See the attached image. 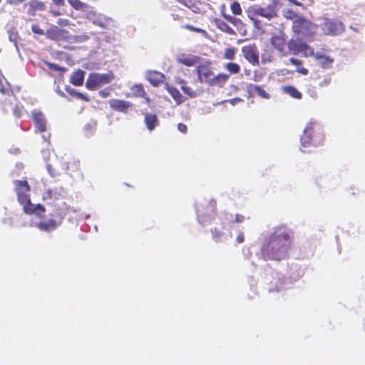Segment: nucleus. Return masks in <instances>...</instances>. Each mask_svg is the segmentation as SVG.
<instances>
[{"label":"nucleus","mask_w":365,"mask_h":365,"mask_svg":"<svg viewBox=\"0 0 365 365\" xmlns=\"http://www.w3.org/2000/svg\"><path fill=\"white\" fill-rule=\"evenodd\" d=\"M292 232L284 225L274 228L269 240L261 249L264 258L280 260L284 258L291 247Z\"/></svg>","instance_id":"nucleus-1"},{"label":"nucleus","mask_w":365,"mask_h":365,"mask_svg":"<svg viewBox=\"0 0 365 365\" xmlns=\"http://www.w3.org/2000/svg\"><path fill=\"white\" fill-rule=\"evenodd\" d=\"M282 6V0H272L271 3L265 6L255 4L248 8L247 16L256 28H259L262 19L271 21L277 17L278 10Z\"/></svg>","instance_id":"nucleus-2"},{"label":"nucleus","mask_w":365,"mask_h":365,"mask_svg":"<svg viewBox=\"0 0 365 365\" xmlns=\"http://www.w3.org/2000/svg\"><path fill=\"white\" fill-rule=\"evenodd\" d=\"M15 189L19 202L24 206V210L27 214H34L41 217L45 212V208L40 204L31 203L29 197V185L26 180H16Z\"/></svg>","instance_id":"nucleus-3"},{"label":"nucleus","mask_w":365,"mask_h":365,"mask_svg":"<svg viewBox=\"0 0 365 365\" xmlns=\"http://www.w3.org/2000/svg\"><path fill=\"white\" fill-rule=\"evenodd\" d=\"M323 138L319 132L318 123L316 121H309L304 129L301 137V145L304 148L311 145L317 146L322 141Z\"/></svg>","instance_id":"nucleus-4"},{"label":"nucleus","mask_w":365,"mask_h":365,"mask_svg":"<svg viewBox=\"0 0 365 365\" xmlns=\"http://www.w3.org/2000/svg\"><path fill=\"white\" fill-rule=\"evenodd\" d=\"M111 72L106 73H91L86 81V86L90 90H95L98 87L109 83L113 79Z\"/></svg>","instance_id":"nucleus-5"},{"label":"nucleus","mask_w":365,"mask_h":365,"mask_svg":"<svg viewBox=\"0 0 365 365\" xmlns=\"http://www.w3.org/2000/svg\"><path fill=\"white\" fill-rule=\"evenodd\" d=\"M287 46L289 51L294 55H297L300 53L305 57L314 55V48L301 40L291 39L288 41Z\"/></svg>","instance_id":"nucleus-6"},{"label":"nucleus","mask_w":365,"mask_h":365,"mask_svg":"<svg viewBox=\"0 0 365 365\" xmlns=\"http://www.w3.org/2000/svg\"><path fill=\"white\" fill-rule=\"evenodd\" d=\"M321 29L326 35L336 36L341 34L344 30L343 24L334 19H325L321 24Z\"/></svg>","instance_id":"nucleus-7"},{"label":"nucleus","mask_w":365,"mask_h":365,"mask_svg":"<svg viewBox=\"0 0 365 365\" xmlns=\"http://www.w3.org/2000/svg\"><path fill=\"white\" fill-rule=\"evenodd\" d=\"M86 16L93 24L104 29H108L113 21L110 18L89 9L86 12Z\"/></svg>","instance_id":"nucleus-8"},{"label":"nucleus","mask_w":365,"mask_h":365,"mask_svg":"<svg viewBox=\"0 0 365 365\" xmlns=\"http://www.w3.org/2000/svg\"><path fill=\"white\" fill-rule=\"evenodd\" d=\"M64 190L63 187L48 188L46 190L43 195V200L47 203L56 205L57 202L63 198Z\"/></svg>","instance_id":"nucleus-9"},{"label":"nucleus","mask_w":365,"mask_h":365,"mask_svg":"<svg viewBox=\"0 0 365 365\" xmlns=\"http://www.w3.org/2000/svg\"><path fill=\"white\" fill-rule=\"evenodd\" d=\"M293 29L296 33L307 35L312 31V24L309 21L300 16L293 23Z\"/></svg>","instance_id":"nucleus-10"},{"label":"nucleus","mask_w":365,"mask_h":365,"mask_svg":"<svg viewBox=\"0 0 365 365\" xmlns=\"http://www.w3.org/2000/svg\"><path fill=\"white\" fill-rule=\"evenodd\" d=\"M270 43L280 54L282 56L287 55L288 52L285 48L286 38L282 31L274 34L270 39Z\"/></svg>","instance_id":"nucleus-11"},{"label":"nucleus","mask_w":365,"mask_h":365,"mask_svg":"<svg viewBox=\"0 0 365 365\" xmlns=\"http://www.w3.org/2000/svg\"><path fill=\"white\" fill-rule=\"evenodd\" d=\"M31 117L36 125V132H44L46 130V120L44 115L39 110L31 111Z\"/></svg>","instance_id":"nucleus-12"},{"label":"nucleus","mask_w":365,"mask_h":365,"mask_svg":"<svg viewBox=\"0 0 365 365\" xmlns=\"http://www.w3.org/2000/svg\"><path fill=\"white\" fill-rule=\"evenodd\" d=\"M312 56L317 61V63L325 69L330 68L334 63V58L324 51H317Z\"/></svg>","instance_id":"nucleus-13"},{"label":"nucleus","mask_w":365,"mask_h":365,"mask_svg":"<svg viewBox=\"0 0 365 365\" xmlns=\"http://www.w3.org/2000/svg\"><path fill=\"white\" fill-rule=\"evenodd\" d=\"M197 73L198 81L200 83H204L210 86L212 83V78L214 76V73L210 68L206 66H198L197 68Z\"/></svg>","instance_id":"nucleus-14"},{"label":"nucleus","mask_w":365,"mask_h":365,"mask_svg":"<svg viewBox=\"0 0 365 365\" xmlns=\"http://www.w3.org/2000/svg\"><path fill=\"white\" fill-rule=\"evenodd\" d=\"M178 63L186 66H193L199 61V57L192 54L179 53L176 56Z\"/></svg>","instance_id":"nucleus-15"},{"label":"nucleus","mask_w":365,"mask_h":365,"mask_svg":"<svg viewBox=\"0 0 365 365\" xmlns=\"http://www.w3.org/2000/svg\"><path fill=\"white\" fill-rule=\"evenodd\" d=\"M109 105L112 109L119 112H126L131 107L132 104L129 101L112 99L109 101Z\"/></svg>","instance_id":"nucleus-16"},{"label":"nucleus","mask_w":365,"mask_h":365,"mask_svg":"<svg viewBox=\"0 0 365 365\" xmlns=\"http://www.w3.org/2000/svg\"><path fill=\"white\" fill-rule=\"evenodd\" d=\"M60 223L61 222H57L55 220L50 219L48 221L35 222L34 225L42 231L50 232L55 230Z\"/></svg>","instance_id":"nucleus-17"},{"label":"nucleus","mask_w":365,"mask_h":365,"mask_svg":"<svg viewBox=\"0 0 365 365\" xmlns=\"http://www.w3.org/2000/svg\"><path fill=\"white\" fill-rule=\"evenodd\" d=\"M242 53L245 58L252 64L258 63V55L254 48L251 46H244L242 48Z\"/></svg>","instance_id":"nucleus-18"},{"label":"nucleus","mask_w":365,"mask_h":365,"mask_svg":"<svg viewBox=\"0 0 365 365\" xmlns=\"http://www.w3.org/2000/svg\"><path fill=\"white\" fill-rule=\"evenodd\" d=\"M148 81L154 86H158L163 82L164 75L158 71H148L146 75Z\"/></svg>","instance_id":"nucleus-19"},{"label":"nucleus","mask_w":365,"mask_h":365,"mask_svg":"<svg viewBox=\"0 0 365 365\" xmlns=\"http://www.w3.org/2000/svg\"><path fill=\"white\" fill-rule=\"evenodd\" d=\"M211 232L212 239L216 242H225L231 237V234L230 232H224L217 227L212 229Z\"/></svg>","instance_id":"nucleus-20"},{"label":"nucleus","mask_w":365,"mask_h":365,"mask_svg":"<svg viewBox=\"0 0 365 365\" xmlns=\"http://www.w3.org/2000/svg\"><path fill=\"white\" fill-rule=\"evenodd\" d=\"M144 123L147 128L152 131L158 125V120L155 114L145 113L144 117Z\"/></svg>","instance_id":"nucleus-21"},{"label":"nucleus","mask_w":365,"mask_h":365,"mask_svg":"<svg viewBox=\"0 0 365 365\" xmlns=\"http://www.w3.org/2000/svg\"><path fill=\"white\" fill-rule=\"evenodd\" d=\"M229 78L230 76L225 73H220L217 76L214 75L213 78H212L210 86H218L222 88L224 86Z\"/></svg>","instance_id":"nucleus-22"},{"label":"nucleus","mask_w":365,"mask_h":365,"mask_svg":"<svg viewBox=\"0 0 365 365\" xmlns=\"http://www.w3.org/2000/svg\"><path fill=\"white\" fill-rule=\"evenodd\" d=\"M214 23L216 27L219 29L220 31L227 33L230 35H233L235 34V31L224 21L216 19H215Z\"/></svg>","instance_id":"nucleus-23"},{"label":"nucleus","mask_w":365,"mask_h":365,"mask_svg":"<svg viewBox=\"0 0 365 365\" xmlns=\"http://www.w3.org/2000/svg\"><path fill=\"white\" fill-rule=\"evenodd\" d=\"M84 75L85 72L81 70L76 71L71 77V83L76 86H81L83 83Z\"/></svg>","instance_id":"nucleus-24"},{"label":"nucleus","mask_w":365,"mask_h":365,"mask_svg":"<svg viewBox=\"0 0 365 365\" xmlns=\"http://www.w3.org/2000/svg\"><path fill=\"white\" fill-rule=\"evenodd\" d=\"M179 3L187 7L194 13L200 12L198 0H180Z\"/></svg>","instance_id":"nucleus-25"},{"label":"nucleus","mask_w":365,"mask_h":365,"mask_svg":"<svg viewBox=\"0 0 365 365\" xmlns=\"http://www.w3.org/2000/svg\"><path fill=\"white\" fill-rule=\"evenodd\" d=\"M68 1L76 10L87 12L90 8L87 4L83 3L79 0H68Z\"/></svg>","instance_id":"nucleus-26"},{"label":"nucleus","mask_w":365,"mask_h":365,"mask_svg":"<svg viewBox=\"0 0 365 365\" xmlns=\"http://www.w3.org/2000/svg\"><path fill=\"white\" fill-rule=\"evenodd\" d=\"M169 93L171 95V96L173 98V99L175 101L178 105L184 102L185 99L182 96V95L180 93V92L175 88H169L168 89Z\"/></svg>","instance_id":"nucleus-27"},{"label":"nucleus","mask_w":365,"mask_h":365,"mask_svg":"<svg viewBox=\"0 0 365 365\" xmlns=\"http://www.w3.org/2000/svg\"><path fill=\"white\" fill-rule=\"evenodd\" d=\"M283 91L285 93L289 95L290 96H292L294 98L300 99L302 98L301 93L294 86H284Z\"/></svg>","instance_id":"nucleus-28"},{"label":"nucleus","mask_w":365,"mask_h":365,"mask_svg":"<svg viewBox=\"0 0 365 365\" xmlns=\"http://www.w3.org/2000/svg\"><path fill=\"white\" fill-rule=\"evenodd\" d=\"M289 61L297 66V71L303 74V75H307L308 74V70L305 68H304L302 66V61L300 60H298V59H296V58H291L289 59Z\"/></svg>","instance_id":"nucleus-29"},{"label":"nucleus","mask_w":365,"mask_h":365,"mask_svg":"<svg viewBox=\"0 0 365 365\" xmlns=\"http://www.w3.org/2000/svg\"><path fill=\"white\" fill-rule=\"evenodd\" d=\"M283 16L284 18L287 19L292 20L293 23L295 22V20H297V19H298L300 16V15H299L297 11H294L292 9H284Z\"/></svg>","instance_id":"nucleus-30"},{"label":"nucleus","mask_w":365,"mask_h":365,"mask_svg":"<svg viewBox=\"0 0 365 365\" xmlns=\"http://www.w3.org/2000/svg\"><path fill=\"white\" fill-rule=\"evenodd\" d=\"M180 88L185 94L187 95L191 98H196L199 96V93L196 91H194L192 88L187 86L186 85L181 86Z\"/></svg>","instance_id":"nucleus-31"},{"label":"nucleus","mask_w":365,"mask_h":365,"mask_svg":"<svg viewBox=\"0 0 365 365\" xmlns=\"http://www.w3.org/2000/svg\"><path fill=\"white\" fill-rule=\"evenodd\" d=\"M252 91L263 98H269V95L259 86L255 85L252 86Z\"/></svg>","instance_id":"nucleus-32"},{"label":"nucleus","mask_w":365,"mask_h":365,"mask_svg":"<svg viewBox=\"0 0 365 365\" xmlns=\"http://www.w3.org/2000/svg\"><path fill=\"white\" fill-rule=\"evenodd\" d=\"M225 68L232 74L238 73L240 70V66L235 63H228L225 65Z\"/></svg>","instance_id":"nucleus-33"},{"label":"nucleus","mask_w":365,"mask_h":365,"mask_svg":"<svg viewBox=\"0 0 365 365\" xmlns=\"http://www.w3.org/2000/svg\"><path fill=\"white\" fill-rule=\"evenodd\" d=\"M230 217V218H227L231 222H236V223H242L245 221V216L242 215H240V214H236L235 216H233L232 215H229Z\"/></svg>","instance_id":"nucleus-34"},{"label":"nucleus","mask_w":365,"mask_h":365,"mask_svg":"<svg viewBox=\"0 0 365 365\" xmlns=\"http://www.w3.org/2000/svg\"><path fill=\"white\" fill-rule=\"evenodd\" d=\"M230 9H231L232 14L235 15H240L242 13V9H241L240 4L237 1H234L231 4Z\"/></svg>","instance_id":"nucleus-35"},{"label":"nucleus","mask_w":365,"mask_h":365,"mask_svg":"<svg viewBox=\"0 0 365 365\" xmlns=\"http://www.w3.org/2000/svg\"><path fill=\"white\" fill-rule=\"evenodd\" d=\"M196 212L197 214V219L200 224H205L207 221H209L210 220V217H207L206 218H204L202 212L200 211V208L198 207H196Z\"/></svg>","instance_id":"nucleus-36"},{"label":"nucleus","mask_w":365,"mask_h":365,"mask_svg":"<svg viewBox=\"0 0 365 365\" xmlns=\"http://www.w3.org/2000/svg\"><path fill=\"white\" fill-rule=\"evenodd\" d=\"M235 55V50L234 48H228L225 50L224 57L226 59L232 60L234 58Z\"/></svg>","instance_id":"nucleus-37"},{"label":"nucleus","mask_w":365,"mask_h":365,"mask_svg":"<svg viewBox=\"0 0 365 365\" xmlns=\"http://www.w3.org/2000/svg\"><path fill=\"white\" fill-rule=\"evenodd\" d=\"M9 41L11 42H14L17 52H19V48H18V46H17V43H16V41H17V38H18L17 33L16 32H14V31L9 32Z\"/></svg>","instance_id":"nucleus-38"},{"label":"nucleus","mask_w":365,"mask_h":365,"mask_svg":"<svg viewBox=\"0 0 365 365\" xmlns=\"http://www.w3.org/2000/svg\"><path fill=\"white\" fill-rule=\"evenodd\" d=\"M66 91L67 92H68L70 94L73 95V96H77L78 98H81V99H83V100H86V101H88V98H87L83 94L81 93H78V92H76L73 89L71 88H66Z\"/></svg>","instance_id":"nucleus-39"},{"label":"nucleus","mask_w":365,"mask_h":365,"mask_svg":"<svg viewBox=\"0 0 365 365\" xmlns=\"http://www.w3.org/2000/svg\"><path fill=\"white\" fill-rule=\"evenodd\" d=\"M66 91L67 92H68L70 94L73 95V96H77L78 98H81V99H83V100H86V101H88V98H87L83 94L81 93H78V92H76L73 89L71 88H66Z\"/></svg>","instance_id":"nucleus-40"},{"label":"nucleus","mask_w":365,"mask_h":365,"mask_svg":"<svg viewBox=\"0 0 365 365\" xmlns=\"http://www.w3.org/2000/svg\"><path fill=\"white\" fill-rule=\"evenodd\" d=\"M95 123H88L85 127L86 135L90 136L92 135L95 130Z\"/></svg>","instance_id":"nucleus-41"},{"label":"nucleus","mask_w":365,"mask_h":365,"mask_svg":"<svg viewBox=\"0 0 365 365\" xmlns=\"http://www.w3.org/2000/svg\"><path fill=\"white\" fill-rule=\"evenodd\" d=\"M133 93L138 96H143V95L145 94V91L143 90V88L141 85H139V86H135L133 88Z\"/></svg>","instance_id":"nucleus-42"},{"label":"nucleus","mask_w":365,"mask_h":365,"mask_svg":"<svg viewBox=\"0 0 365 365\" xmlns=\"http://www.w3.org/2000/svg\"><path fill=\"white\" fill-rule=\"evenodd\" d=\"M331 81V78L330 77H325L324 79L319 81V86L321 88L328 86Z\"/></svg>","instance_id":"nucleus-43"},{"label":"nucleus","mask_w":365,"mask_h":365,"mask_svg":"<svg viewBox=\"0 0 365 365\" xmlns=\"http://www.w3.org/2000/svg\"><path fill=\"white\" fill-rule=\"evenodd\" d=\"M242 101H243L242 99H241L240 98H235L230 99L228 101H221V102H220L219 104H222L225 102H229L232 106H235L237 103L242 102Z\"/></svg>","instance_id":"nucleus-44"},{"label":"nucleus","mask_w":365,"mask_h":365,"mask_svg":"<svg viewBox=\"0 0 365 365\" xmlns=\"http://www.w3.org/2000/svg\"><path fill=\"white\" fill-rule=\"evenodd\" d=\"M31 30L34 34H38V35H43L44 32L43 31L39 28V26L36 24H33L31 26Z\"/></svg>","instance_id":"nucleus-45"},{"label":"nucleus","mask_w":365,"mask_h":365,"mask_svg":"<svg viewBox=\"0 0 365 365\" xmlns=\"http://www.w3.org/2000/svg\"><path fill=\"white\" fill-rule=\"evenodd\" d=\"M31 6L36 9H38V10H43L44 9V4L43 3L41 2V1H34L33 2V4H31Z\"/></svg>","instance_id":"nucleus-46"},{"label":"nucleus","mask_w":365,"mask_h":365,"mask_svg":"<svg viewBox=\"0 0 365 365\" xmlns=\"http://www.w3.org/2000/svg\"><path fill=\"white\" fill-rule=\"evenodd\" d=\"M46 168H47L48 172L51 175V176L55 177V176L59 175L58 172H57L55 169L52 168L51 165L47 164Z\"/></svg>","instance_id":"nucleus-47"},{"label":"nucleus","mask_w":365,"mask_h":365,"mask_svg":"<svg viewBox=\"0 0 365 365\" xmlns=\"http://www.w3.org/2000/svg\"><path fill=\"white\" fill-rule=\"evenodd\" d=\"M178 129L180 132L182 133H186L187 130V125L183 123H178Z\"/></svg>","instance_id":"nucleus-48"},{"label":"nucleus","mask_w":365,"mask_h":365,"mask_svg":"<svg viewBox=\"0 0 365 365\" xmlns=\"http://www.w3.org/2000/svg\"><path fill=\"white\" fill-rule=\"evenodd\" d=\"M244 242V234L242 232H239L237 237H236V242L237 244H241Z\"/></svg>","instance_id":"nucleus-49"},{"label":"nucleus","mask_w":365,"mask_h":365,"mask_svg":"<svg viewBox=\"0 0 365 365\" xmlns=\"http://www.w3.org/2000/svg\"><path fill=\"white\" fill-rule=\"evenodd\" d=\"M68 20L65 19H58L57 21V24L60 26H68Z\"/></svg>","instance_id":"nucleus-50"},{"label":"nucleus","mask_w":365,"mask_h":365,"mask_svg":"<svg viewBox=\"0 0 365 365\" xmlns=\"http://www.w3.org/2000/svg\"><path fill=\"white\" fill-rule=\"evenodd\" d=\"M48 65V66L51 68V69H53L54 71H61L62 68H60L58 66L54 64V63H46Z\"/></svg>","instance_id":"nucleus-51"},{"label":"nucleus","mask_w":365,"mask_h":365,"mask_svg":"<svg viewBox=\"0 0 365 365\" xmlns=\"http://www.w3.org/2000/svg\"><path fill=\"white\" fill-rule=\"evenodd\" d=\"M308 93L309 95L313 98V99H317L318 98V93L317 92L312 89V90H309L308 91Z\"/></svg>","instance_id":"nucleus-52"},{"label":"nucleus","mask_w":365,"mask_h":365,"mask_svg":"<svg viewBox=\"0 0 365 365\" xmlns=\"http://www.w3.org/2000/svg\"><path fill=\"white\" fill-rule=\"evenodd\" d=\"M225 19L227 20L228 21H230V23L233 24H235V22L237 21V19L232 17V16H230V15H225L224 16Z\"/></svg>","instance_id":"nucleus-53"},{"label":"nucleus","mask_w":365,"mask_h":365,"mask_svg":"<svg viewBox=\"0 0 365 365\" xmlns=\"http://www.w3.org/2000/svg\"><path fill=\"white\" fill-rule=\"evenodd\" d=\"M25 0H6V2L13 4V5H18L22 2H24Z\"/></svg>","instance_id":"nucleus-54"},{"label":"nucleus","mask_w":365,"mask_h":365,"mask_svg":"<svg viewBox=\"0 0 365 365\" xmlns=\"http://www.w3.org/2000/svg\"><path fill=\"white\" fill-rule=\"evenodd\" d=\"M53 3L57 6H63L65 1L64 0H52Z\"/></svg>","instance_id":"nucleus-55"},{"label":"nucleus","mask_w":365,"mask_h":365,"mask_svg":"<svg viewBox=\"0 0 365 365\" xmlns=\"http://www.w3.org/2000/svg\"><path fill=\"white\" fill-rule=\"evenodd\" d=\"M186 28H187L188 29H190L191 31H197V32H200V31H202L200 29L195 28L194 26H190V25L186 26Z\"/></svg>","instance_id":"nucleus-56"},{"label":"nucleus","mask_w":365,"mask_h":365,"mask_svg":"<svg viewBox=\"0 0 365 365\" xmlns=\"http://www.w3.org/2000/svg\"><path fill=\"white\" fill-rule=\"evenodd\" d=\"M78 41H81V42H82V41H87V40H88V37L87 36H85V35H83V36H78Z\"/></svg>","instance_id":"nucleus-57"},{"label":"nucleus","mask_w":365,"mask_h":365,"mask_svg":"<svg viewBox=\"0 0 365 365\" xmlns=\"http://www.w3.org/2000/svg\"><path fill=\"white\" fill-rule=\"evenodd\" d=\"M270 61H271L270 58H264V56H262V63L263 64H266L267 63L270 62Z\"/></svg>","instance_id":"nucleus-58"},{"label":"nucleus","mask_w":365,"mask_h":365,"mask_svg":"<svg viewBox=\"0 0 365 365\" xmlns=\"http://www.w3.org/2000/svg\"><path fill=\"white\" fill-rule=\"evenodd\" d=\"M176 83H178V84H180V85H181V86H182V85H186V82H185V80H183V79H181V78H178V79L176 80Z\"/></svg>","instance_id":"nucleus-59"},{"label":"nucleus","mask_w":365,"mask_h":365,"mask_svg":"<svg viewBox=\"0 0 365 365\" xmlns=\"http://www.w3.org/2000/svg\"><path fill=\"white\" fill-rule=\"evenodd\" d=\"M100 95L102 97L106 98L108 96V93L106 91H100Z\"/></svg>","instance_id":"nucleus-60"},{"label":"nucleus","mask_w":365,"mask_h":365,"mask_svg":"<svg viewBox=\"0 0 365 365\" xmlns=\"http://www.w3.org/2000/svg\"><path fill=\"white\" fill-rule=\"evenodd\" d=\"M214 209V205H212V203L210 205V211H212Z\"/></svg>","instance_id":"nucleus-61"},{"label":"nucleus","mask_w":365,"mask_h":365,"mask_svg":"<svg viewBox=\"0 0 365 365\" xmlns=\"http://www.w3.org/2000/svg\"><path fill=\"white\" fill-rule=\"evenodd\" d=\"M42 138L44 141H46V138L44 135H42Z\"/></svg>","instance_id":"nucleus-62"},{"label":"nucleus","mask_w":365,"mask_h":365,"mask_svg":"<svg viewBox=\"0 0 365 365\" xmlns=\"http://www.w3.org/2000/svg\"><path fill=\"white\" fill-rule=\"evenodd\" d=\"M299 274H297V276L296 277H294V280H296L297 279H299Z\"/></svg>","instance_id":"nucleus-63"}]
</instances>
